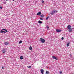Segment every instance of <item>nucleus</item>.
Listing matches in <instances>:
<instances>
[{"label": "nucleus", "mask_w": 74, "mask_h": 74, "mask_svg": "<svg viewBox=\"0 0 74 74\" xmlns=\"http://www.w3.org/2000/svg\"><path fill=\"white\" fill-rule=\"evenodd\" d=\"M40 40L41 41L42 43H44V42H45V39H43L42 38H40Z\"/></svg>", "instance_id": "f03ea898"}, {"label": "nucleus", "mask_w": 74, "mask_h": 74, "mask_svg": "<svg viewBox=\"0 0 74 74\" xmlns=\"http://www.w3.org/2000/svg\"><path fill=\"white\" fill-rule=\"evenodd\" d=\"M0 8H1V9H2L3 8V7H0Z\"/></svg>", "instance_id": "5701e85b"}, {"label": "nucleus", "mask_w": 74, "mask_h": 74, "mask_svg": "<svg viewBox=\"0 0 74 74\" xmlns=\"http://www.w3.org/2000/svg\"><path fill=\"white\" fill-rule=\"evenodd\" d=\"M47 29H49V27L48 26V25H47Z\"/></svg>", "instance_id": "aec40b11"}, {"label": "nucleus", "mask_w": 74, "mask_h": 74, "mask_svg": "<svg viewBox=\"0 0 74 74\" xmlns=\"http://www.w3.org/2000/svg\"><path fill=\"white\" fill-rule=\"evenodd\" d=\"M4 4H5V3H3Z\"/></svg>", "instance_id": "7c9ffc66"}, {"label": "nucleus", "mask_w": 74, "mask_h": 74, "mask_svg": "<svg viewBox=\"0 0 74 74\" xmlns=\"http://www.w3.org/2000/svg\"><path fill=\"white\" fill-rule=\"evenodd\" d=\"M2 51L3 53H5L6 52V49L4 48L2 50Z\"/></svg>", "instance_id": "7ed1b4c3"}, {"label": "nucleus", "mask_w": 74, "mask_h": 74, "mask_svg": "<svg viewBox=\"0 0 74 74\" xmlns=\"http://www.w3.org/2000/svg\"><path fill=\"white\" fill-rule=\"evenodd\" d=\"M40 20H43V19L42 18H40Z\"/></svg>", "instance_id": "b1692460"}, {"label": "nucleus", "mask_w": 74, "mask_h": 74, "mask_svg": "<svg viewBox=\"0 0 74 74\" xmlns=\"http://www.w3.org/2000/svg\"><path fill=\"white\" fill-rule=\"evenodd\" d=\"M40 16L42 18H43V17H44V15H40Z\"/></svg>", "instance_id": "6ab92c4d"}, {"label": "nucleus", "mask_w": 74, "mask_h": 74, "mask_svg": "<svg viewBox=\"0 0 74 74\" xmlns=\"http://www.w3.org/2000/svg\"><path fill=\"white\" fill-rule=\"evenodd\" d=\"M12 0V1H14L15 0Z\"/></svg>", "instance_id": "c756f323"}, {"label": "nucleus", "mask_w": 74, "mask_h": 74, "mask_svg": "<svg viewBox=\"0 0 74 74\" xmlns=\"http://www.w3.org/2000/svg\"><path fill=\"white\" fill-rule=\"evenodd\" d=\"M3 33H6V32L5 31H3Z\"/></svg>", "instance_id": "bb28decb"}, {"label": "nucleus", "mask_w": 74, "mask_h": 74, "mask_svg": "<svg viewBox=\"0 0 74 74\" xmlns=\"http://www.w3.org/2000/svg\"><path fill=\"white\" fill-rule=\"evenodd\" d=\"M46 74H49V71H46Z\"/></svg>", "instance_id": "ddd939ff"}, {"label": "nucleus", "mask_w": 74, "mask_h": 74, "mask_svg": "<svg viewBox=\"0 0 74 74\" xmlns=\"http://www.w3.org/2000/svg\"><path fill=\"white\" fill-rule=\"evenodd\" d=\"M9 44V43H8V42H5V45H8Z\"/></svg>", "instance_id": "f8f14e48"}, {"label": "nucleus", "mask_w": 74, "mask_h": 74, "mask_svg": "<svg viewBox=\"0 0 74 74\" xmlns=\"http://www.w3.org/2000/svg\"><path fill=\"white\" fill-rule=\"evenodd\" d=\"M56 12H58V11L54 10L51 12L50 14L51 15H53V14H55V13H56Z\"/></svg>", "instance_id": "f257e3e1"}, {"label": "nucleus", "mask_w": 74, "mask_h": 74, "mask_svg": "<svg viewBox=\"0 0 74 74\" xmlns=\"http://www.w3.org/2000/svg\"><path fill=\"white\" fill-rule=\"evenodd\" d=\"M8 0H6V1H8Z\"/></svg>", "instance_id": "2f4dec72"}, {"label": "nucleus", "mask_w": 74, "mask_h": 74, "mask_svg": "<svg viewBox=\"0 0 74 74\" xmlns=\"http://www.w3.org/2000/svg\"><path fill=\"white\" fill-rule=\"evenodd\" d=\"M47 68L48 69V67H47Z\"/></svg>", "instance_id": "473e14b6"}, {"label": "nucleus", "mask_w": 74, "mask_h": 74, "mask_svg": "<svg viewBox=\"0 0 74 74\" xmlns=\"http://www.w3.org/2000/svg\"><path fill=\"white\" fill-rule=\"evenodd\" d=\"M20 59L21 60H22V59H23V56H21L20 57Z\"/></svg>", "instance_id": "9d476101"}, {"label": "nucleus", "mask_w": 74, "mask_h": 74, "mask_svg": "<svg viewBox=\"0 0 74 74\" xmlns=\"http://www.w3.org/2000/svg\"><path fill=\"white\" fill-rule=\"evenodd\" d=\"M60 74H62V71H60Z\"/></svg>", "instance_id": "393cba45"}, {"label": "nucleus", "mask_w": 74, "mask_h": 74, "mask_svg": "<svg viewBox=\"0 0 74 74\" xmlns=\"http://www.w3.org/2000/svg\"><path fill=\"white\" fill-rule=\"evenodd\" d=\"M56 31L57 32H58V33H59V32H62V30L57 29H56Z\"/></svg>", "instance_id": "20e7f679"}, {"label": "nucleus", "mask_w": 74, "mask_h": 74, "mask_svg": "<svg viewBox=\"0 0 74 74\" xmlns=\"http://www.w3.org/2000/svg\"><path fill=\"white\" fill-rule=\"evenodd\" d=\"M53 59H56V60H58V58H57L55 57V56H53Z\"/></svg>", "instance_id": "0eeeda50"}, {"label": "nucleus", "mask_w": 74, "mask_h": 74, "mask_svg": "<svg viewBox=\"0 0 74 74\" xmlns=\"http://www.w3.org/2000/svg\"><path fill=\"white\" fill-rule=\"evenodd\" d=\"M3 32H4V31H3V30H1L0 31V33H3Z\"/></svg>", "instance_id": "f3484780"}, {"label": "nucleus", "mask_w": 74, "mask_h": 74, "mask_svg": "<svg viewBox=\"0 0 74 74\" xmlns=\"http://www.w3.org/2000/svg\"><path fill=\"white\" fill-rule=\"evenodd\" d=\"M2 69H4V67H2Z\"/></svg>", "instance_id": "c85d7f7f"}, {"label": "nucleus", "mask_w": 74, "mask_h": 74, "mask_svg": "<svg viewBox=\"0 0 74 74\" xmlns=\"http://www.w3.org/2000/svg\"><path fill=\"white\" fill-rule=\"evenodd\" d=\"M27 67H28V68H31V66H27Z\"/></svg>", "instance_id": "412c9836"}, {"label": "nucleus", "mask_w": 74, "mask_h": 74, "mask_svg": "<svg viewBox=\"0 0 74 74\" xmlns=\"http://www.w3.org/2000/svg\"><path fill=\"white\" fill-rule=\"evenodd\" d=\"M69 45H70V42H69L67 44V47H69Z\"/></svg>", "instance_id": "4468645a"}, {"label": "nucleus", "mask_w": 74, "mask_h": 74, "mask_svg": "<svg viewBox=\"0 0 74 74\" xmlns=\"http://www.w3.org/2000/svg\"><path fill=\"white\" fill-rule=\"evenodd\" d=\"M22 40H20L19 42V44H21V43H22Z\"/></svg>", "instance_id": "a211bd4d"}, {"label": "nucleus", "mask_w": 74, "mask_h": 74, "mask_svg": "<svg viewBox=\"0 0 74 74\" xmlns=\"http://www.w3.org/2000/svg\"><path fill=\"white\" fill-rule=\"evenodd\" d=\"M61 39H62V40H63L64 39V38H63V37H62Z\"/></svg>", "instance_id": "cd10ccee"}, {"label": "nucleus", "mask_w": 74, "mask_h": 74, "mask_svg": "<svg viewBox=\"0 0 74 74\" xmlns=\"http://www.w3.org/2000/svg\"><path fill=\"white\" fill-rule=\"evenodd\" d=\"M42 3H44V1L42 0Z\"/></svg>", "instance_id": "a878e982"}, {"label": "nucleus", "mask_w": 74, "mask_h": 74, "mask_svg": "<svg viewBox=\"0 0 74 74\" xmlns=\"http://www.w3.org/2000/svg\"><path fill=\"white\" fill-rule=\"evenodd\" d=\"M38 23H39L41 24V23H42V22H41V21H38Z\"/></svg>", "instance_id": "2eb2a0df"}, {"label": "nucleus", "mask_w": 74, "mask_h": 74, "mask_svg": "<svg viewBox=\"0 0 74 74\" xmlns=\"http://www.w3.org/2000/svg\"><path fill=\"white\" fill-rule=\"evenodd\" d=\"M73 31V30H72V29L71 28H70V29H69V32H71Z\"/></svg>", "instance_id": "1a4fd4ad"}, {"label": "nucleus", "mask_w": 74, "mask_h": 74, "mask_svg": "<svg viewBox=\"0 0 74 74\" xmlns=\"http://www.w3.org/2000/svg\"><path fill=\"white\" fill-rule=\"evenodd\" d=\"M48 18H49L48 17H46V20H48Z\"/></svg>", "instance_id": "4be33fe9"}, {"label": "nucleus", "mask_w": 74, "mask_h": 74, "mask_svg": "<svg viewBox=\"0 0 74 74\" xmlns=\"http://www.w3.org/2000/svg\"><path fill=\"white\" fill-rule=\"evenodd\" d=\"M2 30H5V31H6V32H8V31H7V29H2Z\"/></svg>", "instance_id": "9b49d317"}, {"label": "nucleus", "mask_w": 74, "mask_h": 74, "mask_svg": "<svg viewBox=\"0 0 74 74\" xmlns=\"http://www.w3.org/2000/svg\"><path fill=\"white\" fill-rule=\"evenodd\" d=\"M67 28L68 29H71V25H69L67 27Z\"/></svg>", "instance_id": "6e6552de"}, {"label": "nucleus", "mask_w": 74, "mask_h": 74, "mask_svg": "<svg viewBox=\"0 0 74 74\" xmlns=\"http://www.w3.org/2000/svg\"><path fill=\"white\" fill-rule=\"evenodd\" d=\"M41 14V12H39L37 13V15H38L39 16H40Z\"/></svg>", "instance_id": "39448f33"}, {"label": "nucleus", "mask_w": 74, "mask_h": 74, "mask_svg": "<svg viewBox=\"0 0 74 74\" xmlns=\"http://www.w3.org/2000/svg\"><path fill=\"white\" fill-rule=\"evenodd\" d=\"M40 71L41 72V73L42 74H44V70L43 69H41Z\"/></svg>", "instance_id": "423d86ee"}, {"label": "nucleus", "mask_w": 74, "mask_h": 74, "mask_svg": "<svg viewBox=\"0 0 74 74\" xmlns=\"http://www.w3.org/2000/svg\"><path fill=\"white\" fill-rule=\"evenodd\" d=\"M29 49H30V50H32V49H32V47L30 46L29 47Z\"/></svg>", "instance_id": "dca6fc26"}]
</instances>
